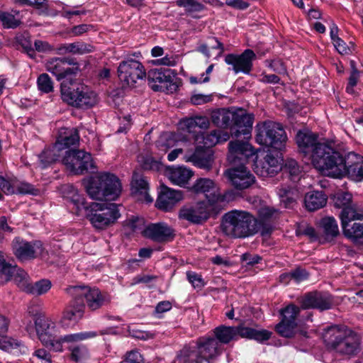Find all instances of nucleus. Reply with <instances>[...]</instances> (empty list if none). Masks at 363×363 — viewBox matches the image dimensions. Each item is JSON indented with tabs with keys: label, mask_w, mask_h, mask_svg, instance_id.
Returning <instances> with one entry per match:
<instances>
[{
	"label": "nucleus",
	"mask_w": 363,
	"mask_h": 363,
	"mask_svg": "<svg viewBox=\"0 0 363 363\" xmlns=\"http://www.w3.org/2000/svg\"><path fill=\"white\" fill-rule=\"evenodd\" d=\"M322 174L333 179L348 178L359 182L363 181V156L354 152L342 154L337 149L330 151Z\"/></svg>",
	"instance_id": "1"
},
{
	"label": "nucleus",
	"mask_w": 363,
	"mask_h": 363,
	"mask_svg": "<svg viewBox=\"0 0 363 363\" xmlns=\"http://www.w3.org/2000/svg\"><path fill=\"white\" fill-rule=\"evenodd\" d=\"M323 338L328 349L340 355L354 357L360 352L359 336L345 325L328 327L324 330Z\"/></svg>",
	"instance_id": "2"
},
{
	"label": "nucleus",
	"mask_w": 363,
	"mask_h": 363,
	"mask_svg": "<svg viewBox=\"0 0 363 363\" xmlns=\"http://www.w3.org/2000/svg\"><path fill=\"white\" fill-rule=\"evenodd\" d=\"M255 217L247 211L232 210L221 220L222 232L232 238H245L259 233Z\"/></svg>",
	"instance_id": "3"
},
{
	"label": "nucleus",
	"mask_w": 363,
	"mask_h": 363,
	"mask_svg": "<svg viewBox=\"0 0 363 363\" xmlns=\"http://www.w3.org/2000/svg\"><path fill=\"white\" fill-rule=\"evenodd\" d=\"M296 141L298 149L305 156L309 155L313 166L321 174L325 164L328 162V156L330 151H335V148L325 143L318 141V136L309 132L299 130L296 136Z\"/></svg>",
	"instance_id": "4"
},
{
	"label": "nucleus",
	"mask_w": 363,
	"mask_h": 363,
	"mask_svg": "<svg viewBox=\"0 0 363 363\" xmlns=\"http://www.w3.org/2000/svg\"><path fill=\"white\" fill-rule=\"evenodd\" d=\"M84 182L86 193L92 199L116 200L122 190L119 179L110 173L104 172L91 177Z\"/></svg>",
	"instance_id": "5"
},
{
	"label": "nucleus",
	"mask_w": 363,
	"mask_h": 363,
	"mask_svg": "<svg viewBox=\"0 0 363 363\" xmlns=\"http://www.w3.org/2000/svg\"><path fill=\"white\" fill-rule=\"evenodd\" d=\"M118 206L114 203L91 202L86 208V217L98 230H104L120 218Z\"/></svg>",
	"instance_id": "6"
},
{
	"label": "nucleus",
	"mask_w": 363,
	"mask_h": 363,
	"mask_svg": "<svg viewBox=\"0 0 363 363\" xmlns=\"http://www.w3.org/2000/svg\"><path fill=\"white\" fill-rule=\"evenodd\" d=\"M255 128V140L258 144L279 150L285 146L287 137L279 123L267 121L257 124Z\"/></svg>",
	"instance_id": "7"
},
{
	"label": "nucleus",
	"mask_w": 363,
	"mask_h": 363,
	"mask_svg": "<svg viewBox=\"0 0 363 363\" xmlns=\"http://www.w3.org/2000/svg\"><path fill=\"white\" fill-rule=\"evenodd\" d=\"M61 94L64 101L77 108H89L97 103L96 93L84 84L62 85Z\"/></svg>",
	"instance_id": "8"
},
{
	"label": "nucleus",
	"mask_w": 363,
	"mask_h": 363,
	"mask_svg": "<svg viewBox=\"0 0 363 363\" xmlns=\"http://www.w3.org/2000/svg\"><path fill=\"white\" fill-rule=\"evenodd\" d=\"M61 94L64 101L77 108H89L97 103L96 93L84 84L62 85Z\"/></svg>",
	"instance_id": "9"
},
{
	"label": "nucleus",
	"mask_w": 363,
	"mask_h": 363,
	"mask_svg": "<svg viewBox=\"0 0 363 363\" xmlns=\"http://www.w3.org/2000/svg\"><path fill=\"white\" fill-rule=\"evenodd\" d=\"M66 291L72 297L84 298L85 306L91 311H95L111 302L110 295L96 287L72 286L67 288Z\"/></svg>",
	"instance_id": "10"
},
{
	"label": "nucleus",
	"mask_w": 363,
	"mask_h": 363,
	"mask_svg": "<svg viewBox=\"0 0 363 363\" xmlns=\"http://www.w3.org/2000/svg\"><path fill=\"white\" fill-rule=\"evenodd\" d=\"M341 227L344 236L357 247H363V210L344 212Z\"/></svg>",
	"instance_id": "11"
},
{
	"label": "nucleus",
	"mask_w": 363,
	"mask_h": 363,
	"mask_svg": "<svg viewBox=\"0 0 363 363\" xmlns=\"http://www.w3.org/2000/svg\"><path fill=\"white\" fill-rule=\"evenodd\" d=\"M62 163L74 174H84L96 170L91 155L82 150H67Z\"/></svg>",
	"instance_id": "12"
},
{
	"label": "nucleus",
	"mask_w": 363,
	"mask_h": 363,
	"mask_svg": "<svg viewBox=\"0 0 363 363\" xmlns=\"http://www.w3.org/2000/svg\"><path fill=\"white\" fill-rule=\"evenodd\" d=\"M220 210L218 204L203 201L180 209L179 218L193 224H202L211 216H216Z\"/></svg>",
	"instance_id": "13"
},
{
	"label": "nucleus",
	"mask_w": 363,
	"mask_h": 363,
	"mask_svg": "<svg viewBox=\"0 0 363 363\" xmlns=\"http://www.w3.org/2000/svg\"><path fill=\"white\" fill-rule=\"evenodd\" d=\"M45 67L59 82L76 77L81 72L79 63L73 57H51L47 60Z\"/></svg>",
	"instance_id": "14"
},
{
	"label": "nucleus",
	"mask_w": 363,
	"mask_h": 363,
	"mask_svg": "<svg viewBox=\"0 0 363 363\" xmlns=\"http://www.w3.org/2000/svg\"><path fill=\"white\" fill-rule=\"evenodd\" d=\"M118 75L124 86L133 87L138 80L146 77V72L140 61L128 58L119 63Z\"/></svg>",
	"instance_id": "15"
},
{
	"label": "nucleus",
	"mask_w": 363,
	"mask_h": 363,
	"mask_svg": "<svg viewBox=\"0 0 363 363\" xmlns=\"http://www.w3.org/2000/svg\"><path fill=\"white\" fill-rule=\"evenodd\" d=\"M191 190L196 194H204L207 199L206 201L211 203L218 204L219 201H229L233 199V191H227L221 195L215 182L207 178L198 179L192 186Z\"/></svg>",
	"instance_id": "16"
},
{
	"label": "nucleus",
	"mask_w": 363,
	"mask_h": 363,
	"mask_svg": "<svg viewBox=\"0 0 363 363\" xmlns=\"http://www.w3.org/2000/svg\"><path fill=\"white\" fill-rule=\"evenodd\" d=\"M278 152H267L263 157L257 156L255 160V172L262 177H273L281 169L282 160Z\"/></svg>",
	"instance_id": "17"
},
{
	"label": "nucleus",
	"mask_w": 363,
	"mask_h": 363,
	"mask_svg": "<svg viewBox=\"0 0 363 363\" xmlns=\"http://www.w3.org/2000/svg\"><path fill=\"white\" fill-rule=\"evenodd\" d=\"M300 313V308L294 304H289L280 311L281 321L276 325V331L282 337H290L297 326V316Z\"/></svg>",
	"instance_id": "18"
},
{
	"label": "nucleus",
	"mask_w": 363,
	"mask_h": 363,
	"mask_svg": "<svg viewBox=\"0 0 363 363\" xmlns=\"http://www.w3.org/2000/svg\"><path fill=\"white\" fill-rule=\"evenodd\" d=\"M233 119L230 125L231 134L236 138L242 135H244L245 139L250 138L254 122V115L247 113L242 109L233 111Z\"/></svg>",
	"instance_id": "19"
},
{
	"label": "nucleus",
	"mask_w": 363,
	"mask_h": 363,
	"mask_svg": "<svg viewBox=\"0 0 363 363\" xmlns=\"http://www.w3.org/2000/svg\"><path fill=\"white\" fill-rule=\"evenodd\" d=\"M225 174L232 186L238 190L247 189L255 182V176L244 164L228 169Z\"/></svg>",
	"instance_id": "20"
},
{
	"label": "nucleus",
	"mask_w": 363,
	"mask_h": 363,
	"mask_svg": "<svg viewBox=\"0 0 363 363\" xmlns=\"http://www.w3.org/2000/svg\"><path fill=\"white\" fill-rule=\"evenodd\" d=\"M12 250L15 256L20 261H26L36 257L43 250L40 242H30L16 237L12 241Z\"/></svg>",
	"instance_id": "21"
},
{
	"label": "nucleus",
	"mask_w": 363,
	"mask_h": 363,
	"mask_svg": "<svg viewBox=\"0 0 363 363\" xmlns=\"http://www.w3.org/2000/svg\"><path fill=\"white\" fill-rule=\"evenodd\" d=\"M228 150V160L233 164H245L255 154L253 147L247 141H230Z\"/></svg>",
	"instance_id": "22"
},
{
	"label": "nucleus",
	"mask_w": 363,
	"mask_h": 363,
	"mask_svg": "<svg viewBox=\"0 0 363 363\" xmlns=\"http://www.w3.org/2000/svg\"><path fill=\"white\" fill-rule=\"evenodd\" d=\"M255 58L254 51L247 49L240 55L228 54L225 57V62L227 65L233 66V70L235 74L242 72L248 74L252 69V62Z\"/></svg>",
	"instance_id": "23"
},
{
	"label": "nucleus",
	"mask_w": 363,
	"mask_h": 363,
	"mask_svg": "<svg viewBox=\"0 0 363 363\" xmlns=\"http://www.w3.org/2000/svg\"><path fill=\"white\" fill-rule=\"evenodd\" d=\"M142 233L144 237L157 242H168L174 237V230L165 223L149 224Z\"/></svg>",
	"instance_id": "24"
},
{
	"label": "nucleus",
	"mask_w": 363,
	"mask_h": 363,
	"mask_svg": "<svg viewBox=\"0 0 363 363\" xmlns=\"http://www.w3.org/2000/svg\"><path fill=\"white\" fill-rule=\"evenodd\" d=\"M301 303V307L304 309L317 308L324 311L331 308L333 300L328 293L314 291L306 294Z\"/></svg>",
	"instance_id": "25"
},
{
	"label": "nucleus",
	"mask_w": 363,
	"mask_h": 363,
	"mask_svg": "<svg viewBox=\"0 0 363 363\" xmlns=\"http://www.w3.org/2000/svg\"><path fill=\"white\" fill-rule=\"evenodd\" d=\"M182 199L183 194L181 191L174 190L162 185L156 201V206L161 210L168 211Z\"/></svg>",
	"instance_id": "26"
},
{
	"label": "nucleus",
	"mask_w": 363,
	"mask_h": 363,
	"mask_svg": "<svg viewBox=\"0 0 363 363\" xmlns=\"http://www.w3.org/2000/svg\"><path fill=\"white\" fill-rule=\"evenodd\" d=\"M221 345L213 337L200 339L198 343L196 352L204 360L209 362L218 357L222 352Z\"/></svg>",
	"instance_id": "27"
},
{
	"label": "nucleus",
	"mask_w": 363,
	"mask_h": 363,
	"mask_svg": "<svg viewBox=\"0 0 363 363\" xmlns=\"http://www.w3.org/2000/svg\"><path fill=\"white\" fill-rule=\"evenodd\" d=\"M333 200L335 207L342 209L340 213L341 222L345 211L356 212L359 210H363V207L352 201V195L349 192H337L333 196Z\"/></svg>",
	"instance_id": "28"
},
{
	"label": "nucleus",
	"mask_w": 363,
	"mask_h": 363,
	"mask_svg": "<svg viewBox=\"0 0 363 363\" xmlns=\"http://www.w3.org/2000/svg\"><path fill=\"white\" fill-rule=\"evenodd\" d=\"M19 281V288L26 291L28 294H30L35 296H40L45 294L51 288V282L48 279H41L35 283H30L28 279V275L25 277H21Z\"/></svg>",
	"instance_id": "29"
},
{
	"label": "nucleus",
	"mask_w": 363,
	"mask_h": 363,
	"mask_svg": "<svg viewBox=\"0 0 363 363\" xmlns=\"http://www.w3.org/2000/svg\"><path fill=\"white\" fill-rule=\"evenodd\" d=\"M131 190L134 195L139 196V199L147 203L152 202V198L149 195V184L145 178L134 172L131 181Z\"/></svg>",
	"instance_id": "30"
},
{
	"label": "nucleus",
	"mask_w": 363,
	"mask_h": 363,
	"mask_svg": "<svg viewBox=\"0 0 363 363\" xmlns=\"http://www.w3.org/2000/svg\"><path fill=\"white\" fill-rule=\"evenodd\" d=\"M55 50L58 55H66L68 53L73 55H84L92 52L94 50V48L91 44L84 42H77L61 44L56 48Z\"/></svg>",
	"instance_id": "31"
},
{
	"label": "nucleus",
	"mask_w": 363,
	"mask_h": 363,
	"mask_svg": "<svg viewBox=\"0 0 363 363\" xmlns=\"http://www.w3.org/2000/svg\"><path fill=\"white\" fill-rule=\"evenodd\" d=\"M84 308L85 303L83 298L72 297L64 312L63 318L70 321L77 322L83 317Z\"/></svg>",
	"instance_id": "32"
},
{
	"label": "nucleus",
	"mask_w": 363,
	"mask_h": 363,
	"mask_svg": "<svg viewBox=\"0 0 363 363\" xmlns=\"http://www.w3.org/2000/svg\"><path fill=\"white\" fill-rule=\"evenodd\" d=\"M242 324L237 327L220 325L214 329L216 340L220 345L228 344L231 340L236 339L237 336L241 337Z\"/></svg>",
	"instance_id": "33"
},
{
	"label": "nucleus",
	"mask_w": 363,
	"mask_h": 363,
	"mask_svg": "<svg viewBox=\"0 0 363 363\" xmlns=\"http://www.w3.org/2000/svg\"><path fill=\"white\" fill-rule=\"evenodd\" d=\"M275 211L270 208H263L259 211V218H255L259 228V233L262 236L269 235L273 231L272 217Z\"/></svg>",
	"instance_id": "34"
},
{
	"label": "nucleus",
	"mask_w": 363,
	"mask_h": 363,
	"mask_svg": "<svg viewBox=\"0 0 363 363\" xmlns=\"http://www.w3.org/2000/svg\"><path fill=\"white\" fill-rule=\"evenodd\" d=\"M328 201L327 195L322 191H311L306 194L304 203L310 211H314L324 207Z\"/></svg>",
	"instance_id": "35"
},
{
	"label": "nucleus",
	"mask_w": 363,
	"mask_h": 363,
	"mask_svg": "<svg viewBox=\"0 0 363 363\" xmlns=\"http://www.w3.org/2000/svg\"><path fill=\"white\" fill-rule=\"evenodd\" d=\"M187 140V137L182 133H167L160 138L156 142V146L160 150L165 152L179 142H186Z\"/></svg>",
	"instance_id": "36"
},
{
	"label": "nucleus",
	"mask_w": 363,
	"mask_h": 363,
	"mask_svg": "<svg viewBox=\"0 0 363 363\" xmlns=\"http://www.w3.org/2000/svg\"><path fill=\"white\" fill-rule=\"evenodd\" d=\"M21 277H26V273L24 270L18 268L16 265H12L9 263H6L0 267V282L5 283L8 281L13 279L16 284L19 287V281Z\"/></svg>",
	"instance_id": "37"
},
{
	"label": "nucleus",
	"mask_w": 363,
	"mask_h": 363,
	"mask_svg": "<svg viewBox=\"0 0 363 363\" xmlns=\"http://www.w3.org/2000/svg\"><path fill=\"white\" fill-rule=\"evenodd\" d=\"M189 160L196 167L208 170L211 168L213 155L203 147H197L194 152L189 157Z\"/></svg>",
	"instance_id": "38"
},
{
	"label": "nucleus",
	"mask_w": 363,
	"mask_h": 363,
	"mask_svg": "<svg viewBox=\"0 0 363 363\" xmlns=\"http://www.w3.org/2000/svg\"><path fill=\"white\" fill-rule=\"evenodd\" d=\"M79 135L76 128H62L60 132V136L55 143L59 145V149L62 150L70 146L78 144Z\"/></svg>",
	"instance_id": "39"
},
{
	"label": "nucleus",
	"mask_w": 363,
	"mask_h": 363,
	"mask_svg": "<svg viewBox=\"0 0 363 363\" xmlns=\"http://www.w3.org/2000/svg\"><path fill=\"white\" fill-rule=\"evenodd\" d=\"M319 227L328 241L334 240L340 235L337 222L332 216L322 218L319 221Z\"/></svg>",
	"instance_id": "40"
},
{
	"label": "nucleus",
	"mask_w": 363,
	"mask_h": 363,
	"mask_svg": "<svg viewBox=\"0 0 363 363\" xmlns=\"http://www.w3.org/2000/svg\"><path fill=\"white\" fill-rule=\"evenodd\" d=\"M180 124L182 126V129L189 133H195L197 132V128L201 130L207 129L209 125V121L205 116H195L183 119Z\"/></svg>",
	"instance_id": "41"
},
{
	"label": "nucleus",
	"mask_w": 363,
	"mask_h": 363,
	"mask_svg": "<svg viewBox=\"0 0 363 363\" xmlns=\"http://www.w3.org/2000/svg\"><path fill=\"white\" fill-rule=\"evenodd\" d=\"M192 176V171L184 167H172L169 171V180L181 186L186 184Z\"/></svg>",
	"instance_id": "42"
},
{
	"label": "nucleus",
	"mask_w": 363,
	"mask_h": 363,
	"mask_svg": "<svg viewBox=\"0 0 363 363\" xmlns=\"http://www.w3.org/2000/svg\"><path fill=\"white\" fill-rule=\"evenodd\" d=\"M40 329V335H38L42 344L47 348L55 351L60 352L62 350V345L60 338H57L55 332V330H49L43 333Z\"/></svg>",
	"instance_id": "43"
},
{
	"label": "nucleus",
	"mask_w": 363,
	"mask_h": 363,
	"mask_svg": "<svg viewBox=\"0 0 363 363\" xmlns=\"http://www.w3.org/2000/svg\"><path fill=\"white\" fill-rule=\"evenodd\" d=\"M60 152L61 150L59 149V145L55 144L50 147L45 149L39 155L40 167L43 169H45L57 161L61 156Z\"/></svg>",
	"instance_id": "44"
},
{
	"label": "nucleus",
	"mask_w": 363,
	"mask_h": 363,
	"mask_svg": "<svg viewBox=\"0 0 363 363\" xmlns=\"http://www.w3.org/2000/svg\"><path fill=\"white\" fill-rule=\"evenodd\" d=\"M277 194L279 196L280 202L285 208H292L298 197V191L286 186H281L277 189Z\"/></svg>",
	"instance_id": "45"
},
{
	"label": "nucleus",
	"mask_w": 363,
	"mask_h": 363,
	"mask_svg": "<svg viewBox=\"0 0 363 363\" xmlns=\"http://www.w3.org/2000/svg\"><path fill=\"white\" fill-rule=\"evenodd\" d=\"M233 119V111L227 109L216 110L211 113V121L213 123L219 128H229L230 129Z\"/></svg>",
	"instance_id": "46"
},
{
	"label": "nucleus",
	"mask_w": 363,
	"mask_h": 363,
	"mask_svg": "<svg viewBox=\"0 0 363 363\" xmlns=\"http://www.w3.org/2000/svg\"><path fill=\"white\" fill-rule=\"evenodd\" d=\"M272 336V332L262 329L257 330L252 328L246 327L242 324L241 337L255 340L257 342H263L268 340Z\"/></svg>",
	"instance_id": "47"
},
{
	"label": "nucleus",
	"mask_w": 363,
	"mask_h": 363,
	"mask_svg": "<svg viewBox=\"0 0 363 363\" xmlns=\"http://www.w3.org/2000/svg\"><path fill=\"white\" fill-rule=\"evenodd\" d=\"M107 333H108L106 330H101L99 333L96 331H85L78 333L66 335L60 338V340H61L62 345L63 342L71 343V345H77L76 343L78 342L94 338L98 335H102Z\"/></svg>",
	"instance_id": "48"
},
{
	"label": "nucleus",
	"mask_w": 363,
	"mask_h": 363,
	"mask_svg": "<svg viewBox=\"0 0 363 363\" xmlns=\"http://www.w3.org/2000/svg\"><path fill=\"white\" fill-rule=\"evenodd\" d=\"M172 71L167 68L153 69L147 74L148 81L152 82H169L172 79Z\"/></svg>",
	"instance_id": "49"
},
{
	"label": "nucleus",
	"mask_w": 363,
	"mask_h": 363,
	"mask_svg": "<svg viewBox=\"0 0 363 363\" xmlns=\"http://www.w3.org/2000/svg\"><path fill=\"white\" fill-rule=\"evenodd\" d=\"M220 130H213L210 133L197 135L195 140L202 143L205 147H210L216 145L220 141Z\"/></svg>",
	"instance_id": "50"
},
{
	"label": "nucleus",
	"mask_w": 363,
	"mask_h": 363,
	"mask_svg": "<svg viewBox=\"0 0 363 363\" xmlns=\"http://www.w3.org/2000/svg\"><path fill=\"white\" fill-rule=\"evenodd\" d=\"M15 194H30L33 196H38L40 194V191L39 189L35 188L32 184L25 181H19L15 179Z\"/></svg>",
	"instance_id": "51"
},
{
	"label": "nucleus",
	"mask_w": 363,
	"mask_h": 363,
	"mask_svg": "<svg viewBox=\"0 0 363 363\" xmlns=\"http://www.w3.org/2000/svg\"><path fill=\"white\" fill-rule=\"evenodd\" d=\"M71 352L70 358L74 362H79L89 357V352L86 345L82 344L71 345L69 346Z\"/></svg>",
	"instance_id": "52"
},
{
	"label": "nucleus",
	"mask_w": 363,
	"mask_h": 363,
	"mask_svg": "<svg viewBox=\"0 0 363 363\" xmlns=\"http://www.w3.org/2000/svg\"><path fill=\"white\" fill-rule=\"evenodd\" d=\"M178 360L180 363H202L204 359L201 357L196 350L184 348L178 356Z\"/></svg>",
	"instance_id": "53"
},
{
	"label": "nucleus",
	"mask_w": 363,
	"mask_h": 363,
	"mask_svg": "<svg viewBox=\"0 0 363 363\" xmlns=\"http://www.w3.org/2000/svg\"><path fill=\"white\" fill-rule=\"evenodd\" d=\"M176 4L184 8L187 13L200 12L204 9V6L197 0H177Z\"/></svg>",
	"instance_id": "54"
},
{
	"label": "nucleus",
	"mask_w": 363,
	"mask_h": 363,
	"mask_svg": "<svg viewBox=\"0 0 363 363\" xmlns=\"http://www.w3.org/2000/svg\"><path fill=\"white\" fill-rule=\"evenodd\" d=\"M0 21L4 28H16L20 26L21 21L11 13L0 10Z\"/></svg>",
	"instance_id": "55"
},
{
	"label": "nucleus",
	"mask_w": 363,
	"mask_h": 363,
	"mask_svg": "<svg viewBox=\"0 0 363 363\" xmlns=\"http://www.w3.org/2000/svg\"><path fill=\"white\" fill-rule=\"evenodd\" d=\"M37 85L38 89L45 94L53 91L54 86L51 77L46 73L40 74L37 79Z\"/></svg>",
	"instance_id": "56"
},
{
	"label": "nucleus",
	"mask_w": 363,
	"mask_h": 363,
	"mask_svg": "<svg viewBox=\"0 0 363 363\" xmlns=\"http://www.w3.org/2000/svg\"><path fill=\"white\" fill-rule=\"evenodd\" d=\"M35 327L37 334L38 335H39L40 329H42V330L43 331V333H45V331L49 330H54L55 329V324L45 315H41L35 318Z\"/></svg>",
	"instance_id": "57"
},
{
	"label": "nucleus",
	"mask_w": 363,
	"mask_h": 363,
	"mask_svg": "<svg viewBox=\"0 0 363 363\" xmlns=\"http://www.w3.org/2000/svg\"><path fill=\"white\" fill-rule=\"evenodd\" d=\"M15 177L6 178L0 176V189L6 195L15 194Z\"/></svg>",
	"instance_id": "58"
},
{
	"label": "nucleus",
	"mask_w": 363,
	"mask_h": 363,
	"mask_svg": "<svg viewBox=\"0 0 363 363\" xmlns=\"http://www.w3.org/2000/svg\"><path fill=\"white\" fill-rule=\"evenodd\" d=\"M21 345V342L18 340L2 335L0 337V349L6 351L11 352L13 349H16Z\"/></svg>",
	"instance_id": "59"
},
{
	"label": "nucleus",
	"mask_w": 363,
	"mask_h": 363,
	"mask_svg": "<svg viewBox=\"0 0 363 363\" xmlns=\"http://www.w3.org/2000/svg\"><path fill=\"white\" fill-rule=\"evenodd\" d=\"M127 332L128 333V336L142 340H147L149 339H152L155 337V334L153 333L140 330L130 327L128 328Z\"/></svg>",
	"instance_id": "60"
},
{
	"label": "nucleus",
	"mask_w": 363,
	"mask_h": 363,
	"mask_svg": "<svg viewBox=\"0 0 363 363\" xmlns=\"http://www.w3.org/2000/svg\"><path fill=\"white\" fill-rule=\"evenodd\" d=\"M284 169L289 173L291 179H294L295 177H297L301 173V167L298 162L291 158L287 159L285 161Z\"/></svg>",
	"instance_id": "61"
},
{
	"label": "nucleus",
	"mask_w": 363,
	"mask_h": 363,
	"mask_svg": "<svg viewBox=\"0 0 363 363\" xmlns=\"http://www.w3.org/2000/svg\"><path fill=\"white\" fill-rule=\"evenodd\" d=\"M186 278L194 289H201L205 285L201 275L195 272L188 271L186 272Z\"/></svg>",
	"instance_id": "62"
},
{
	"label": "nucleus",
	"mask_w": 363,
	"mask_h": 363,
	"mask_svg": "<svg viewBox=\"0 0 363 363\" xmlns=\"http://www.w3.org/2000/svg\"><path fill=\"white\" fill-rule=\"evenodd\" d=\"M33 7L38 11L40 15L48 16L50 11H54L48 3V0H34Z\"/></svg>",
	"instance_id": "63"
},
{
	"label": "nucleus",
	"mask_w": 363,
	"mask_h": 363,
	"mask_svg": "<svg viewBox=\"0 0 363 363\" xmlns=\"http://www.w3.org/2000/svg\"><path fill=\"white\" fill-rule=\"evenodd\" d=\"M70 201L76 206L77 211H79L82 209H84L86 211V208L89 207V205H86L84 196L79 194L76 191L73 192V194L70 198Z\"/></svg>",
	"instance_id": "64"
}]
</instances>
